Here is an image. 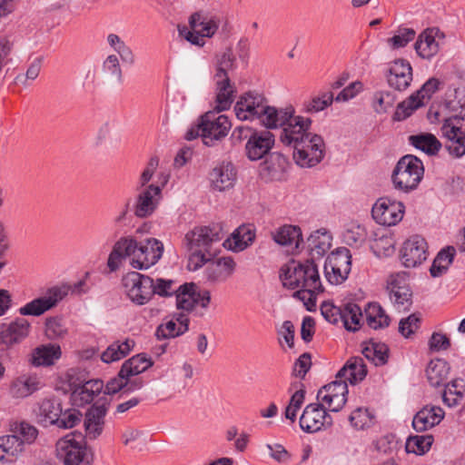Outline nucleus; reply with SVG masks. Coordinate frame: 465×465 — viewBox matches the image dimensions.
<instances>
[{
    "label": "nucleus",
    "instance_id": "obj_31",
    "mask_svg": "<svg viewBox=\"0 0 465 465\" xmlns=\"http://www.w3.org/2000/svg\"><path fill=\"white\" fill-rule=\"evenodd\" d=\"M34 411L44 425H54L62 415V405L59 400L46 397L37 402Z\"/></svg>",
    "mask_w": 465,
    "mask_h": 465
},
{
    "label": "nucleus",
    "instance_id": "obj_13",
    "mask_svg": "<svg viewBox=\"0 0 465 465\" xmlns=\"http://www.w3.org/2000/svg\"><path fill=\"white\" fill-rule=\"evenodd\" d=\"M439 85L440 81L438 79H429L420 90L398 104L393 116L394 120H405L418 108L424 106L438 90Z\"/></svg>",
    "mask_w": 465,
    "mask_h": 465
},
{
    "label": "nucleus",
    "instance_id": "obj_25",
    "mask_svg": "<svg viewBox=\"0 0 465 465\" xmlns=\"http://www.w3.org/2000/svg\"><path fill=\"white\" fill-rule=\"evenodd\" d=\"M188 329L189 318L183 312H177L157 327L155 335L158 340L173 339L183 335Z\"/></svg>",
    "mask_w": 465,
    "mask_h": 465
},
{
    "label": "nucleus",
    "instance_id": "obj_34",
    "mask_svg": "<svg viewBox=\"0 0 465 465\" xmlns=\"http://www.w3.org/2000/svg\"><path fill=\"white\" fill-rule=\"evenodd\" d=\"M43 384L35 374H23L13 381L10 393L14 398L24 399L40 390Z\"/></svg>",
    "mask_w": 465,
    "mask_h": 465
},
{
    "label": "nucleus",
    "instance_id": "obj_29",
    "mask_svg": "<svg viewBox=\"0 0 465 465\" xmlns=\"http://www.w3.org/2000/svg\"><path fill=\"white\" fill-rule=\"evenodd\" d=\"M255 236L253 225L243 224L235 229L223 245L229 251L239 252L249 247L254 242Z\"/></svg>",
    "mask_w": 465,
    "mask_h": 465
},
{
    "label": "nucleus",
    "instance_id": "obj_42",
    "mask_svg": "<svg viewBox=\"0 0 465 465\" xmlns=\"http://www.w3.org/2000/svg\"><path fill=\"white\" fill-rule=\"evenodd\" d=\"M22 441L13 434L0 437V460L11 461L25 451Z\"/></svg>",
    "mask_w": 465,
    "mask_h": 465
},
{
    "label": "nucleus",
    "instance_id": "obj_18",
    "mask_svg": "<svg viewBox=\"0 0 465 465\" xmlns=\"http://www.w3.org/2000/svg\"><path fill=\"white\" fill-rule=\"evenodd\" d=\"M159 184H150L142 190L137 197L134 213L138 217L152 214L161 200L162 189L167 183L169 175L162 173Z\"/></svg>",
    "mask_w": 465,
    "mask_h": 465
},
{
    "label": "nucleus",
    "instance_id": "obj_53",
    "mask_svg": "<svg viewBox=\"0 0 465 465\" xmlns=\"http://www.w3.org/2000/svg\"><path fill=\"white\" fill-rule=\"evenodd\" d=\"M351 425L356 430H366L375 422V415L367 408H357L349 417Z\"/></svg>",
    "mask_w": 465,
    "mask_h": 465
},
{
    "label": "nucleus",
    "instance_id": "obj_10",
    "mask_svg": "<svg viewBox=\"0 0 465 465\" xmlns=\"http://www.w3.org/2000/svg\"><path fill=\"white\" fill-rule=\"evenodd\" d=\"M190 28L178 27L179 35L197 46L205 45V38L212 37L219 27V21L203 13H195L189 19Z\"/></svg>",
    "mask_w": 465,
    "mask_h": 465
},
{
    "label": "nucleus",
    "instance_id": "obj_21",
    "mask_svg": "<svg viewBox=\"0 0 465 465\" xmlns=\"http://www.w3.org/2000/svg\"><path fill=\"white\" fill-rule=\"evenodd\" d=\"M444 35L436 27L423 30L417 37L414 49L422 59H432L440 50Z\"/></svg>",
    "mask_w": 465,
    "mask_h": 465
},
{
    "label": "nucleus",
    "instance_id": "obj_51",
    "mask_svg": "<svg viewBox=\"0 0 465 465\" xmlns=\"http://www.w3.org/2000/svg\"><path fill=\"white\" fill-rule=\"evenodd\" d=\"M235 68V57L231 50H226L216 55L213 79H230L229 73Z\"/></svg>",
    "mask_w": 465,
    "mask_h": 465
},
{
    "label": "nucleus",
    "instance_id": "obj_11",
    "mask_svg": "<svg viewBox=\"0 0 465 465\" xmlns=\"http://www.w3.org/2000/svg\"><path fill=\"white\" fill-rule=\"evenodd\" d=\"M325 149L323 138L314 133L292 147V158L300 167L311 168L323 160Z\"/></svg>",
    "mask_w": 465,
    "mask_h": 465
},
{
    "label": "nucleus",
    "instance_id": "obj_2",
    "mask_svg": "<svg viewBox=\"0 0 465 465\" xmlns=\"http://www.w3.org/2000/svg\"><path fill=\"white\" fill-rule=\"evenodd\" d=\"M280 279L284 287L296 290L293 296L302 302L308 311H314L317 296L322 292L317 266L312 261L303 263L292 261L281 268Z\"/></svg>",
    "mask_w": 465,
    "mask_h": 465
},
{
    "label": "nucleus",
    "instance_id": "obj_38",
    "mask_svg": "<svg viewBox=\"0 0 465 465\" xmlns=\"http://www.w3.org/2000/svg\"><path fill=\"white\" fill-rule=\"evenodd\" d=\"M408 141L411 145L428 155L437 154L441 148V143L430 133L420 132L411 134Z\"/></svg>",
    "mask_w": 465,
    "mask_h": 465
},
{
    "label": "nucleus",
    "instance_id": "obj_7",
    "mask_svg": "<svg viewBox=\"0 0 465 465\" xmlns=\"http://www.w3.org/2000/svg\"><path fill=\"white\" fill-rule=\"evenodd\" d=\"M423 174L422 162L412 154H407L396 163L391 173V183L396 190L409 193L418 188Z\"/></svg>",
    "mask_w": 465,
    "mask_h": 465
},
{
    "label": "nucleus",
    "instance_id": "obj_45",
    "mask_svg": "<svg viewBox=\"0 0 465 465\" xmlns=\"http://www.w3.org/2000/svg\"><path fill=\"white\" fill-rule=\"evenodd\" d=\"M134 346V341L125 340L124 341H115L109 345L101 354V360L104 363H112L120 361L128 355Z\"/></svg>",
    "mask_w": 465,
    "mask_h": 465
},
{
    "label": "nucleus",
    "instance_id": "obj_17",
    "mask_svg": "<svg viewBox=\"0 0 465 465\" xmlns=\"http://www.w3.org/2000/svg\"><path fill=\"white\" fill-rule=\"evenodd\" d=\"M348 385L345 381L336 379L323 386L317 394V401L330 411H341L347 401Z\"/></svg>",
    "mask_w": 465,
    "mask_h": 465
},
{
    "label": "nucleus",
    "instance_id": "obj_28",
    "mask_svg": "<svg viewBox=\"0 0 465 465\" xmlns=\"http://www.w3.org/2000/svg\"><path fill=\"white\" fill-rule=\"evenodd\" d=\"M31 324L25 318H15L7 324H3L0 339L3 343L11 346L21 342L30 333Z\"/></svg>",
    "mask_w": 465,
    "mask_h": 465
},
{
    "label": "nucleus",
    "instance_id": "obj_46",
    "mask_svg": "<svg viewBox=\"0 0 465 465\" xmlns=\"http://www.w3.org/2000/svg\"><path fill=\"white\" fill-rule=\"evenodd\" d=\"M362 312L361 307L353 302L342 306L341 325L350 331H356L361 327Z\"/></svg>",
    "mask_w": 465,
    "mask_h": 465
},
{
    "label": "nucleus",
    "instance_id": "obj_48",
    "mask_svg": "<svg viewBox=\"0 0 465 465\" xmlns=\"http://www.w3.org/2000/svg\"><path fill=\"white\" fill-rule=\"evenodd\" d=\"M456 249L453 246H447L439 252L430 269L432 277H440L447 272L452 263Z\"/></svg>",
    "mask_w": 465,
    "mask_h": 465
},
{
    "label": "nucleus",
    "instance_id": "obj_33",
    "mask_svg": "<svg viewBox=\"0 0 465 465\" xmlns=\"http://www.w3.org/2000/svg\"><path fill=\"white\" fill-rule=\"evenodd\" d=\"M367 375V369L363 358L351 357L344 366L338 371L336 379L345 381L351 385L361 381Z\"/></svg>",
    "mask_w": 465,
    "mask_h": 465
},
{
    "label": "nucleus",
    "instance_id": "obj_39",
    "mask_svg": "<svg viewBox=\"0 0 465 465\" xmlns=\"http://www.w3.org/2000/svg\"><path fill=\"white\" fill-rule=\"evenodd\" d=\"M215 84V105L218 112L229 109L234 98V87L230 79H213Z\"/></svg>",
    "mask_w": 465,
    "mask_h": 465
},
{
    "label": "nucleus",
    "instance_id": "obj_59",
    "mask_svg": "<svg viewBox=\"0 0 465 465\" xmlns=\"http://www.w3.org/2000/svg\"><path fill=\"white\" fill-rule=\"evenodd\" d=\"M45 334L49 339L64 338L67 334V328L61 317H50L45 321Z\"/></svg>",
    "mask_w": 465,
    "mask_h": 465
},
{
    "label": "nucleus",
    "instance_id": "obj_23",
    "mask_svg": "<svg viewBox=\"0 0 465 465\" xmlns=\"http://www.w3.org/2000/svg\"><path fill=\"white\" fill-rule=\"evenodd\" d=\"M274 145V135L269 131L252 132L245 144L247 157L258 161L269 153Z\"/></svg>",
    "mask_w": 465,
    "mask_h": 465
},
{
    "label": "nucleus",
    "instance_id": "obj_54",
    "mask_svg": "<svg viewBox=\"0 0 465 465\" xmlns=\"http://www.w3.org/2000/svg\"><path fill=\"white\" fill-rule=\"evenodd\" d=\"M433 438L430 435H417L409 437L405 450L408 453L423 455L428 452L432 445Z\"/></svg>",
    "mask_w": 465,
    "mask_h": 465
},
{
    "label": "nucleus",
    "instance_id": "obj_55",
    "mask_svg": "<svg viewBox=\"0 0 465 465\" xmlns=\"http://www.w3.org/2000/svg\"><path fill=\"white\" fill-rule=\"evenodd\" d=\"M12 432L14 436H16L22 441L25 447L35 442L38 435L37 429L25 421L15 423L12 426Z\"/></svg>",
    "mask_w": 465,
    "mask_h": 465
},
{
    "label": "nucleus",
    "instance_id": "obj_3",
    "mask_svg": "<svg viewBox=\"0 0 465 465\" xmlns=\"http://www.w3.org/2000/svg\"><path fill=\"white\" fill-rule=\"evenodd\" d=\"M278 110L279 108L269 105L263 96L253 93L242 95L234 105V113L239 120H258L270 129L277 128L290 115L289 113Z\"/></svg>",
    "mask_w": 465,
    "mask_h": 465
},
{
    "label": "nucleus",
    "instance_id": "obj_5",
    "mask_svg": "<svg viewBox=\"0 0 465 465\" xmlns=\"http://www.w3.org/2000/svg\"><path fill=\"white\" fill-rule=\"evenodd\" d=\"M101 380H87L84 371L70 369L61 374L56 381L55 389L64 393L71 392L73 405L83 407L90 404L104 389Z\"/></svg>",
    "mask_w": 465,
    "mask_h": 465
},
{
    "label": "nucleus",
    "instance_id": "obj_58",
    "mask_svg": "<svg viewBox=\"0 0 465 465\" xmlns=\"http://www.w3.org/2000/svg\"><path fill=\"white\" fill-rule=\"evenodd\" d=\"M416 32L412 28L401 27L387 40L389 46L392 49L405 47L410 42L414 40Z\"/></svg>",
    "mask_w": 465,
    "mask_h": 465
},
{
    "label": "nucleus",
    "instance_id": "obj_37",
    "mask_svg": "<svg viewBox=\"0 0 465 465\" xmlns=\"http://www.w3.org/2000/svg\"><path fill=\"white\" fill-rule=\"evenodd\" d=\"M273 241L282 246H294L298 248L302 241L300 227L292 224L279 226L272 232Z\"/></svg>",
    "mask_w": 465,
    "mask_h": 465
},
{
    "label": "nucleus",
    "instance_id": "obj_20",
    "mask_svg": "<svg viewBox=\"0 0 465 465\" xmlns=\"http://www.w3.org/2000/svg\"><path fill=\"white\" fill-rule=\"evenodd\" d=\"M331 422V417L319 401L308 404L300 417V427L307 433L317 432Z\"/></svg>",
    "mask_w": 465,
    "mask_h": 465
},
{
    "label": "nucleus",
    "instance_id": "obj_4",
    "mask_svg": "<svg viewBox=\"0 0 465 465\" xmlns=\"http://www.w3.org/2000/svg\"><path fill=\"white\" fill-rule=\"evenodd\" d=\"M88 273L84 278L69 284H58L47 288L41 296L35 298L18 309L22 316L39 317L55 308L71 292L74 295L87 293L91 287L87 282Z\"/></svg>",
    "mask_w": 465,
    "mask_h": 465
},
{
    "label": "nucleus",
    "instance_id": "obj_9",
    "mask_svg": "<svg viewBox=\"0 0 465 465\" xmlns=\"http://www.w3.org/2000/svg\"><path fill=\"white\" fill-rule=\"evenodd\" d=\"M278 112H286L290 114L278 126L283 127L280 136L283 144L292 148L298 142H302L305 140V137L314 134L311 132L312 121L310 117L294 115L292 107L281 108Z\"/></svg>",
    "mask_w": 465,
    "mask_h": 465
},
{
    "label": "nucleus",
    "instance_id": "obj_35",
    "mask_svg": "<svg viewBox=\"0 0 465 465\" xmlns=\"http://www.w3.org/2000/svg\"><path fill=\"white\" fill-rule=\"evenodd\" d=\"M61 347L55 343H48L36 347L31 357V362L34 366H52L61 358Z\"/></svg>",
    "mask_w": 465,
    "mask_h": 465
},
{
    "label": "nucleus",
    "instance_id": "obj_44",
    "mask_svg": "<svg viewBox=\"0 0 465 465\" xmlns=\"http://www.w3.org/2000/svg\"><path fill=\"white\" fill-rule=\"evenodd\" d=\"M152 365V359L144 353H140L125 361L121 367V371L122 374H125V376L130 379L133 376L139 375L145 371Z\"/></svg>",
    "mask_w": 465,
    "mask_h": 465
},
{
    "label": "nucleus",
    "instance_id": "obj_8",
    "mask_svg": "<svg viewBox=\"0 0 465 465\" xmlns=\"http://www.w3.org/2000/svg\"><path fill=\"white\" fill-rule=\"evenodd\" d=\"M56 457L64 465H91L93 455L82 434L69 433L56 442Z\"/></svg>",
    "mask_w": 465,
    "mask_h": 465
},
{
    "label": "nucleus",
    "instance_id": "obj_62",
    "mask_svg": "<svg viewBox=\"0 0 465 465\" xmlns=\"http://www.w3.org/2000/svg\"><path fill=\"white\" fill-rule=\"evenodd\" d=\"M366 237L365 228L359 224H351L343 233L344 241L349 245H357L364 242Z\"/></svg>",
    "mask_w": 465,
    "mask_h": 465
},
{
    "label": "nucleus",
    "instance_id": "obj_1",
    "mask_svg": "<svg viewBox=\"0 0 465 465\" xmlns=\"http://www.w3.org/2000/svg\"><path fill=\"white\" fill-rule=\"evenodd\" d=\"M163 244L155 238L138 242L135 236H124L115 242L108 256L107 266L111 272L119 269L122 260L129 258L130 265L135 270H147L163 256Z\"/></svg>",
    "mask_w": 465,
    "mask_h": 465
},
{
    "label": "nucleus",
    "instance_id": "obj_47",
    "mask_svg": "<svg viewBox=\"0 0 465 465\" xmlns=\"http://www.w3.org/2000/svg\"><path fill=\"white\" fill-rule=\"evenodd\" d=\"M365 318L367 324L374 329H383L390 324V317L382 307L376 302H371L365 308Z\"/></svg>",
    "mask_w": 465,
    "mask_h": 465
},
{
    "label": "nucleus",
    "instance_id": "obj_22",
    "mask_svg": "<svg viewBox=\"0 0 465 465\" xmlns=\"http://www.w3.org/2000/svg\"><path fill=\"white\" fill-rule=\"evenodd\" d=\"M223 235V231L218 226H201L188 232L185 234L184 242L187 249L208 252L211 244L219 242Z\"/></svg>",
    "mask_w": 465,
    "mask_h": 465
},
{
    "label": "nucleus",
    "instance_id": "obj_30",
    "mask_svg": "<svg viewBox=\"0 0 465 465\" xmlns=\"http://www.w3.org/2000/svg\"><path fill=\"white\" fill-rule=\"evenodd\" d=\"M444 411L438 406L427 405L419 411L412 420L416 431H425L438 425L444 418Z\"/></svg>",
    "mask_w": 465,
    "mask_h": 465
},
{
    "label": "nucleus",
    "instance_id": "obj_24",
    "mask_svg": "<svg viewBox=\"0 0 465 465\" xmlns=\"http://www.w3.org/2000/svg\"><path fill=\"white\" fill-rule=\"evenodd\" d=\"M236 169L230 162L217 163L209 173L211 186L218 192L232 188L236 182Z\"/></svg>",
    "mask_w": 465,
    "mask_h": 465
},
{
    "label": "nucleus",
    "instance_id": "obj_52",
    "mask_svg": "<svg viewBox=\"0 0 465 465\" xmlns=\"http://www.w3.org/2000/svg\"><path fill=\"white\" fill-rule=\"evenodd\" d=\"M107 43L109 46L118 54L124 63L133 64L135 61L132 49L115 34L107 35Z\"/></svg>",
    "mask_w": 465,
    "mask_h": 465
},
{
    "label": "nucleus",
    "instance_id": "obj_49",
    "mask_svg": "<svg viewBox=\"0 0 465 465\" xmlns=\"http://www.w3.org/2000/svg\"><path fill=\"white\" fill-rule=\"evenodd\" d=\"M465 393V381L461 379H455L448 383L442 394L443 402L449 407L459 405L463 400Z\"/></svg>",
    "mask_w": 465,
    "mask_h": 465
},
{
    "label": "nucleus",
    "instance_id": "obj_56",
    "mask_svg": "<svg viewBox=\"0 0 465 465\" xmlns=\"http://www.w3.org/2000/svg\"><path fill=\"white\" fill-rule=\"evenodd\" d=\"M325 263L328 266H334L335 268H341V271L347 272H351V256L350 251L346 248H339L335 252H332L328 255Z\"/></svg>",
    "mask_w": 465,
    "mask_h": 465
},
{
    "label": "nucleus",
    "instance_id": "obj_40",
    "mask_svg": "<svg viewBox=\"0 0 465 465\" xmlns=\"http://www.w3.org/2000/svg\"><path fill=\"white\" fill-rule=\"evenodd\" d=\"M450 367L449 363L442 359L431 360L426 368V377L432 387H439L447 381L450 375Z\"/></svg>",
    "mask_w": 465,
    "mask_h": 465
},
{
    "label": "nucleus",
    "instance_id": "obj_16",
    "mask_svg": "<svg viewBox=\"0 0 465 465\" xmlns=\"http://www.w3.org/2000/svg\"><path fill=\"white\" fill-rule=\"evenodd\" d=\"M176 307L190 312L197 306L207 308L211 300L210 292L201 291L193 282L180 285L175 291Z\"/></svg>",
    "mask_w": 465,
    "mask_h": 465
},
{
    "label": "nucleus",
    "instance_id": "obj_32",
    "mask_svg": "<svg viewBox=\"0 0 465 465\" xmlns=\"http://www.w3.org/2000/svg\"><path fill=\"white\" fill-rule=\"evenodd\" d=\"M235 266V262L232 257H221L208 262L205 276L208 281L222 282L232 275Z\"/></svg>",
    "mask_w": 465,
    "mask_h": 465
},
{
    "label": "nucleus",
    "instance_id": "obj_63",
    "mask_svg": "<svg viewBox=\"0 0 465 465\" xmlns=\"http://www.w3.org/2000/svg\"><path fill=\"white\" fill-rule=\"evenodd\" d=\"M304 391L298 390L291 397L290 402L285 409V418L293 422L296 419L297 412L301 409L304 401Z\"/></svg>",
    "mask_w": 465,
    "mask_h": 465
},
{
    "label": "nucleus",
    "instance_id": "obj_60",
    "mask_svg": "<svg viewBox=\"0 0 465 465\" xmlns=\"http://www.w3.org/2000/svg\"><path fill=\"white\" fill-rule=\"evenodd\" d=\"M321 312L323 318L331 324H341L342 307H338L331 302H324L321 305Z\"/></svg>",
    "mask_w": 465,
    "mask_h": 465
},
{
    "label": "nucleus",
    "instance_id": "obj_14",
    "mask_svg": "<svg viewBox=\"0 0 465 465\" xmlns=\"http://www.w3.org/2000/svg\"><path fill=\"white\" fill-rule=\"evenodd\" d=\"M405 205L402 202L390 197H381L376 201L371 209L372 218L384 226H394L403 218Z\"/></svg>",
    "mask_w": 465,
    "mask_h": 465
},
{
    "label": "nucleus",
    "instance_id": "obj_26",
    "mask_svg": "<svg viewBox=\"0 0 465 465\" xmlns=\"http://www.w3.org/2000/svg\"><path fill=\"white\" fill-rule=\"evenodd\" d=\"M412 81V67L403 59L393 61L389 68L388 83L390 86L401 91L408 88Z\"/></svg>",
    "mask_w": 465,
    "mask_h": 465
},
{
    "label": "nucleus",
    "instance_id": "obj_50",
    "mask_svg": "<svg viewBox=\"0 0 465 465\" xmlns=\"http://www.w3.org/2000/svg\"><path fill=\"white\" fill-rule=\"evenodd\" d=\"M334 97L332 93L324 92L305 100L302 104V111L306 114H317L329 107Z\"/></svg>",
    "mask_w": 465,
    "mask_h": 465
},
{
    "label": "nucleus",
    "instance_id": "obj_12",
    "mask_svg": "<svg viewBox=\"0 0 465 465\" xmlns=\"http://www.w3.org/2000/svg\"><path fill=\"white\" fill-rule=\"evenodd\" d=\"M122 282L124 293L136 305L148 303L153 296V278L149 276L131 272L123 277Z\"/></svg>",
    "mask_w": 465,
    "mask_h": 465
},
{
    "label": "nucleus",
    "instance_id": "obj_15",
    "mask_svg": "<svg viewBox=\"0 0 465 465\" xmlns=\"http://www.w3.org/2000/svg\"><path fill=\"white\" fill-rule=\"evenodd\" d=\"M442 135L449 140L447 148L455 157L465 154V117L452 116L444 120L441 126Z\"/></svg>",
    "mask_w": 465,
    "mask_h": 465
},
{
    "label": "nucleus",
    "instance_id": "obj_36",
    "mask_svg": "<svg viewBox=\"0 0 465 465\" xmlns=\"http://www.w3.org/2000/svg\"><path fill=\"white\" fill-rule=\"evenodd\" d=\"M331 242L332 236L326 229H320L312 232L307 240L312 258H322L331 249Z\"/></svg>",
    "mask_w": 465,
    "mask_h": 465
},
{
    "label": "nucleus",
    "instance_id": "obj_27",
    "mask_svg": "<svg viewBox=\"0 0 465 465\" xmlns=\"http://www.w3.org/2000/svg\"><path fill=\"white\" fill-rule=\"evenodd\" d=\"M390 299L398 310H406L411 304V292L405 283V274L392 275L389 282Z\"/></svg>",
    "mask_w": 465,
    "mask_h": 465
},
{
    "label": "nucleus",
    "instance_id": "obj_41",
    "mask_svg": "<svg viewBox=\"0 0 465 465\" xmlns=\"http://www.w3.org/2000/svg\"><path fill=\"white\" fill-rule=\"evenodd\" d=\"M288 165L285 156L281 153H273L263 163L261 168V173L263 177L270 180L281 179Z\"/></svg>",
    "mask_w": 465,
    "mask_h": 465
},
{
    "label": "nucleus",
    "instance_id": "obj_57",
    "mask_svg": "<svg viewBox=\"0 0 465 465\" xmlns=\"http://www.w3.org/2000/svg\"><path fill=\"white\" fill-rule=\"evenodd\" d=\"M388 347L384 343H372L362 351L366 359L376 366L383 365L388 361Z\"/></svg>",
    "mask_w": 465,
    "mask_h": 465
},
{
    "label": "nucleus",
    "instance_id": "obj_61",
    "mask_svg": "<svg viewBox=\"0 0 465 465\" xmlns=\"http://www.w3.org/2000/svg\"><path fill=\"white\" fill-rule=\"evenodd\" d=\"M81 420L82 413L78 410L68 409L64 411H62V415L54 425L63 429H71L80 423Z\"/></svg>",
    "mask_w": 465,
    "mask_h": 465
},
{
    "label": "nucleus",
    "instance_id": "obj_6",
    "mask_svg": "<svg viewBox=\"0 0 465 465\" xmlns=\"http://www.w3.org/2000/svg\"><path fill=\"white\" fill-rule=\"evenodd\" d=\"M231 127V122L226 115L207 112L195 125L187 130L185 139L192 141L200 136L205 145L213 146L215 142L228 134Z\"/></svg>",
    "mask_w": 465,
    "mask_h": 465
},
{
    "label": "nucleus",
    "instance_id": "obj_19",
    "mask_svg": "<svg viewBox=\"0 0 465 465\" xmlns=\"http://www.w3.org/2000/svg\"><path fill=\"white\" fill-rule=\"evenodd\" d=\"M428 254V244L425 239L420 235H412L402 244L401 261L404 267L415 268L427 260Z\"/></svg>",
    "mask_w": 465,
    "mask_h": 465
},
{
    "label": "nucleus",
    "instance_id": "obj_43",
    "mask_svg": "<svg viewBox=\"0 0 465 465\" xmlns=\"http://www.w3.org/2000/svg\"><path fill=\"white\" fill-rule=\"evenodd\" d=\"M105 413V409L103 407H93L87 411L84 426L90 437L96 438L102 433Z\"/></svg>",
    "mask_w": 465,
    "mask_h": 465
},
{
    "label": "nucleus",
    "instance_id": "obj_64",
    "mask_svg": "<svg viewBox=\"0 0 465 465\" xmlns=\"http://www.w3.org/2000/svg\"><path fill=\"white\" fill-rule=\"evenodd\" d=\"M103 71L114 78L118 82L123 81V72L119 58L115 54H109L103 63Z\"/></svg>",
    "mask_w": 465,
    "mask_h": 465
}]
</instances>
